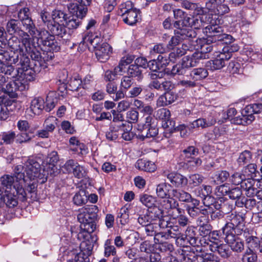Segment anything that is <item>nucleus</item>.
Listing matches in <instances>:
<instances>
[{
  "label": "nucleus",
  "instance_id": "39",
  "mask_svg": "<svg viewBox=\"0 0 262 262\" xmlns=\"http://www.w3.org/2000/svg\"><path fill=\"white\" fill-rule=\"evenodd\" d=\"M140 201L144 206L149 208L155 206L156 202V198L147 194H141L139 198Z\"/></svg>",
  "mask_w": 262,
  "mask_h": 262
},
{
  "label": "nucleus",
  "instance_id": "61",
  "mask_svg": "<svg viewBox=\"0 0 262 262\" xmlns=\"http://www.w3.org/2000/svg\"><path fill=\"white\" fill-rule=\"evenodd\" d=\"M242 191L239 187H234L230 188L228 195L231 199L237 200L236 203L238 201H241L242 197Z\"/></svg>",
  "mask_w": 262,
  "mask_h": 262
},
{
  "label": "nucleus",
  "instance_id": "54",
  "mask_svg": "<svg viewBox=\"0 0 262 262\" xmlns=\"http://www.w3.org/2000/svg\"><path fill=\"white\" fill-rule=\"evenodd\" d=\"M194 192L198 196L203 199L206 195L211 194L212 192V187L209 185H203L201 187L196 188L194 190Z\"/></svg>",
  "mask_w": 262,
  "mask_h": 262
},
{
  "label": "nucleus",
  "instance_id": "57",
  "mask_svg": "<svg viewBox=\"0 0 262 262\" xmlns=\"http://www.w3.org/2000/svg\"><path fill=\"white\" fill-rule=\"evenodd\" d=\"M158 129L156 125H152L147 127L146 129H143L141 131V136L146 138H152L158 134Z\"/></svg>",
  "mask_w": 262,
  "mask_h": 262
},
{
  "label": "nucleus",
  "instance_id": "42",
  "mask_svg": "<svg viewBox=\"0 0 262 262\" xmlns=\"http://www.w3.org/2000/svg\"><path fill=\"white\" fill-rule=\"evenodd\" d=\"M20 22L15 19H11L7 25V31L10 34L16 33L20 35V31H23L19 28Z\"/></svg>",
  "mask_w": 262,
  "mask_h": 262
},
{
  "label": "nucleus",
  "instance_id": "40",
  "mask_svg": "<svg viewBox=\"0 0 262 262\" xmlns=\"http://www.w3.org/2000/svg\"><path fill=\"white\" fill-rule=\"evenodd\" d=\"M29 50H27L26 52H27L28 55L30 56L33 60L38 61L40 63V64H41V62L42 61L43 55H42L40 51L36 48L31 46L30 42V46H29Z\"/></svg>",
  "mask_w": 262,
  "mask_h": 262
},
{
  "label": "nucleus",
  "instance_id": "15",
  "mask_svg": "<svg viewBox=\"0 0 262 262\" xmlns=\"http://www.w3.org/2000/svg\"><path fill=\"white\" fill-rule=\"evenodd\" d=\"M166 210L173 219H177V222L180 227H184L189 224L188 217L184 214V210L179 207V203L178 207Z\"/></svg>",
  "mask_w": 262,
  "mask_h": 262
},
{
  "label": "nucleus",
  "instance_id": "58",
  "mask_svg": "<svg viewBox=\"0 0 262 262\" xmlns=\"http://www.w3.org/2000/svg\"><path fill=\"white\" fill-rule=\"evenodd\" d=\"M83 210H85V212L88 213L91 216V219L97 221L99 209L96 205H87L83 207Z\"/></svg>",
  "mask_w": 262,
  "mask_h": 262
},
{
  "label": "nucleus",
  "instance_id": "30",
  "mask_svg": "<svg viewBox=\"0 0 262 262\" xmlns=\"http://www.w3.org/2000/svg\"><path fill=\"white\" fill-rule=\"evenodd\" d=\"M183 236V234L182 233L181 228L177 225L170 226V229H168L164 234L163 233V237L166 236V238L169 237L177 240H184Z\"/></svg>",
  "mask_w": 262,
  "mask_h": 262
},
{
  "label": "nucleus",
  "instance_id": "7",
  "mask_svg": "<svg viewBox=\"0 0 262 262\" xmlns=\"http://www.w3.org/2000/svg\"><path fill=\"white\" fill-rule=\"evenodd\" d=\"M67 6L73 15L68 16V19L65 21L66 27L69 29H77L81 23L80 19L86 15L88 9L82 6H78L76 4H69Z\"/></svg>",
  "mask_w": 262,
  "mask_h": 262
},
{
  "label": "nucleus",
  "instance_id": "23",
  "mask_svg": "<svg viewBox=\"0 0 262 262\" xmlns=\"http://www.w3.org/2000/svg\"><path fill=\"white\" fill-rule=\"evenodd\" d=\"M178 98L177 95L171 91L166 92L161 95L157 101V104L160 106L169 105L174 102Z\"/></svg>",
  "mask_w": 262,
  "mask_h": 262
},
{
  "label": "nucleus",
  "instance_id": "48",
  "mask_svg": "<svg viewBox=\"0 0 262 262\" xmlns=\"http://www.w3.org/2000/svg\"><path fill=\"white\" fill-rule=\"evenodd\" d=\"M68 82L69 89L72 91H78L79 88L82 86V80L78 75L71 77Z\"/></svg>",
  "mask_w": 262,
  "mask_h": 262
},
{
  "label": "nucleus",
  "instance_id": "33",
  "mask_svg": "<svg viewBox=\"0 0 262 262\" xmlns=\"http://www.w3.org/2000/svg\"><path fill=\"white\" fill-rule=\"evenodd\" d=\"M119 128V131L123 132L122 133V138L126 141H130L134 137V134L131 132L132 126L126 124V123H121L117 125Z\"/></svg>",
  "mask_w": 262,
  "mask_h": 262
},
{
  "label": "nucleus",
  "instance_id": "17",
  "mask_svg": "<svg viewBox=\"0 0 262 262\" xmlns=\"http://www.w3.org/2000/svg\"><path fill=\"white\" fill-rule=\"evenodd\" d=\"M151 223H155L154 222L158 221V225L161 228H164L167 226L168 223L161 220L163 217V211L158 207L154 206L148 209L146 211Z\"/></svg>",
  "mask_w": 262,
  "mask_h": 262
},
{
  "label": "nucleus",
  "instance_id": "56",
  "mask_svg": "<svg viewBox=\"0 0 262 262\" xmlns=\"http://www.w3.org/2000/svg\"><path fill=\"white\" fill-rule=\"evenodd\" d=\"M119 128L117 127L111 126L109 130L105 133V137L107 141H113L116 140L119 136Z\"/></svg>",
  "mask_w": 262,
  "mask_h": 262
},
{
  "label": "nucleus",
  "instance_id": "4",
  "mask_svg": "<svg viewBox=\"0 0 262 262\" xmlns=\"http://www.w3.org/2000/svg\"><path fill=\"white\" fill-rule=\"evenodd\" d=\"M140 10L135 7L134 3L128 1L119 6L118 14L124 23L129 26L135 25L140 19Z\"/></svg>",
  "mask_w": 262,
  "mask_h": 262
},
{
  "label": "nucleus",
  "instance_id": "50",
  "mask_svg": "<svg viewBox=\"0 0 262 262\" xmlns=\"http://www.w3.org/2000/svg\"><path fill=\"white\" fill-rule=\"evenodd\" d=\"M230 246L231 249L236 252H242L244 248V245L241 239L237 237L233 239L231 242H227Z\"/></svg>",
  "mask_w": 262,
  "mask_h": 262
},
{
  "label": "nucleus",
  "instance_id": "11",
  "mask_svg": "<svg viewBox=\"0 0 262 262\" xmlns=\"http://www.w3.org/2000/svg\"><path fill=\"white\" fill-rule=\"evenodd\" d=\"M26 176L30 180L36 179H42L46 174L41 172L40 164L33 158H29L26 162Z\"/></svg>",
  "mask_w": 262,
  "mask_h": 262
},
{
  "label": "nucleus",
  "instance_id": "44",
  "mask_svg": "<svg viewBox=\"0 0 262 262\" xmlns=\"http://www.w3.org/2000/svg\"><path fill=\"white\" fill-rule=\"evenodd\" d=\"M53 21L63 24L68 19V15L60 10H54L52 13Z\"/></svg>",
  "mask_w": 262,
  "mask_h": 262
},
{
  "label": "nucleus",
  "instance_id": "47",
  "mask_svg": "<svg viewBox=\"0 0 262 262\" xmlns=\"http://www.w3.org/2000/svg\"><path fill=\"white\" fill-rule=\"evenodd\" d=\"M156 223H151L144 226L145 232L148 236H155V239L159 241V238L163 237V232L157 233L156 230Z\"/></svg>",
  "mask_w": 262,
  "mask_h": 262
},
{
  "label": "nucleus",
  "instance_id": "9",
  "mask_svg": "<svg viewBox=\"0 0 262 262\" xmlns=\"http://www.w3.org/2000/svg\"><path fill=\"white\" fill-rule=\"evenodd\" d=\"M19 32L20 34L19 36L21 37V40H20L15 36H13L8 40H7V43L10 51L16 53V54L18 53L23 54L27 50H29V46H30L31 40L30 35L24 31H20Z\"/></svg>",
  "mask_w": 262,
  "mask_h": 262
},
{
  "label": "nucleus",
  "instance_id": "45",
  "mask_svg": "<svg viewBox=\"0 0 262 262\" xmlns=\"http://www.w3.org/2000/svg\"><path fill=\"white\" fill-rule=\"evenodd\" d=\"M256 201L252 198L247 199L242 196L241 201L236 202V205L239 207L244 206L247 209L252 210L256 206Z\"/></svg>",
  "mask_w": 262,
  "mask_h": 262
},
{
  "label": "nucleus",
  "instance_id": "2",
  "mask_svg": "<svg viewBox=\"0 0 262 262\" xmlns=\"http://www.w3.org/2000/svg\"><path fill=\"white\" fill-rule=\"evenodd\" d=\"M211 19L208 21L210 24L205 27L203 32L206 35L207 42L213 43L223 41L224 43L229 44L233 42V38L230 35L224 33L223 27L214 22Z\"/></svg>",
  "mask_w": 262,
  "mask_h": 262
},
{
  "label": "nucleus",
  "instance_id": "25",
  "mask_svg": "<svg viewBox=\"0 0 262 262\" xmlns=\"http://www.w3.org/2000/svg\"><path fill=\"white\" fill-rule=\"evenodd\" d=\"M52 22V23H49L47 27L49 31L52 34L51 35L54 36L56 35L60 37H63L66 34V29L63 24L53 21Z\"/></svg>",
  "mask_w": 262,
  "mask_h": 262
},
{
  "label": "nucleus",
  "instance_id": "12",
  "mask_svg": "<svg viewBox=\"0 0 262 262\" xmlns=\"http://www.w3.org/2000/svg\"><path fill=\"white\" fill-rule=\"evenodd\" d=\"M38 41L41 43L46 50L57 52L60 50V46L53 35L50 34L48 31L41 30L38 34Z\"/></svg>",
  "mask_w": 262,
  "mask_h": 262
},
{
  "label": "nucleus",
  "instance_id": "28",
  "mask_svg": "<svg viewBox=\"0 0 262 262\" xmlns=\"http://www.w3.org/2000/svg\"><path fill=\"white\" fill-rule=\"evenodd\" d=\"M45 101L41 97L33 99L31 102L30 110L34 115H39L45 108Z\"/></svg>",
  "mask_w": 262,
  "mask_h": 262
},
{
  "label": "nucleus",
  "instance_id": "43",
  "mask_svg": "<svg viewBox=\"0 0 262 262\" xmlns=\"http://www.w3.org/2000/svg\"><path fill=\"white\" fill-rule=\"evenodd\" d=\"M226 204L222 205V208L220 209H215V208H212V210L210 213V217L213 220H216L223 217L224 214L230 211L232 208V207L229 208L228 210H225V207L226 206Z\"/></svg>",
  "mask_w": 262,
  "mask_h": 262
},
{
  "label": "nucleus",
  "instance_id": "22",
  "mask_svg": "<svg viewBox=\"0 0 262 262\" xmlns=\"http://www.w3.org/2000/svg\"><path fill=\"white\" fill-rule=\"evenodd\" d=\"M19 61V55L12 52L0 50V61L3 64H16Z\"/></svg>",
  "mask_w": 262,
  "mask_h": 262
},
{
  "label": "nucleus",
  "instance_id": "19",
  "mask_svg": "<svg viewBox=\"0 0 262 262\" xmlns=\"http://www.w3.org/2000/svg\"><path fill=\"white\" fill-rule=\"evenodd\" d=\"M216 122V119L212 116H209L205 118H201L190 123L188 127L189 130L199 127L205 128L214 125Z\"/></svg>",
  "mask_w": 262,
  "mask_h": 262
},
{
  "label": "nucleus",
  "instance_id": "3",
  "mask_svg": "<svg viewBox=\"0 0 262 262\" xmlns=\"http://www.w3.org/2000/svg\"><path fill=\"white\" fill-rule=\"evenodd\" d=\"M238 50L237 47H230L229 46L224 47L222 52H216L214 58L207 62L206 67L211 70L215 71L220 70L224 67L226 62L229 60L232 55V53Z\"/></svg>",
  "mask_w": 262,
  "mask_h": 262
},
{
  "label": "nucleus",
  "instance_id": "8",
  "mask_svg": "<svg viewBox=\"0 0 262 262\" xmlns=\"http://www.w3.org/2000/svg\"><path fill=\"white\" fill-rule=\"evenodd\" d=\"M0 181L5 190L15 191L23 201L26 200V192L21 185V181L13 175L9 174L4 175L1 178Z\"/></svg>",
  "mask_w": 262,
  "mask_h": 262
},
{
  "label": "nucleus",
  "instance_id": "32",
  "mask_svg": "<svg viewBox=\"0 0 262 262\" xmlns=\"http://www.w3.org/2000/svg\"><path fill=\"white\" fill-rule=\"evenodd\" d=\"M246 244L248 248L254 251H257L259 241L258 238L253 235H250L249 233L244 232Z\"/></svg>",
  "mask_w": 262,
  "mask_h": 262
},
{
  "label": "nucleus",
  "instance_id": "35",
  "mask_svg": "<svg viewBox=\"0 0 262 262\" xmlns=\"http://www.w3.org/2000/svg\"><path fill=\"white\" fill-rule=\"evenodd\" d=\"M88 200V194L85 190L81 189L76 193L73 198L74 203L78 206L86 203Z\"/></svg>",
  "mask_w": 262,
  "mask_h": 262
},
{
  "label": "nucleus",
  "instance_id": "18",
  "mask_svg": "<svg viewBox=\"0 0 262 262\" xmlns=\"http://www.w3.org/2000/svg\"><path fill=\"white\" fill-rule=\"evenodd\" d=\"M95 53L97 59L104 62L109 59L111 47L107 43L97 44L95 46Z\"/></svg>",
  "mask_w": 262,
  "mask_h": 262
},
{
  "label": "nucleus",
  "instance_id": "52",
  "mask_svg": "<svg viewBox=\"0 0 262 262\" xmlns=\"http://www.w3.org/2000/svg\"><path fill=\"white\" fill-rule=\"evenodd\" d=\"M80 223L81 230L88 233H93L96 228V221L84 222Z\"/></svg>",
  "mask_w": 262,
  "mask_h": 262
},
{
  "label": "nucleus",
  "instance_id": "13",
  "mask_svg": "<svg viewBox=\"0 0 262 262\" xmlns=\"http://www.w3.org/2000/svg\"><path fill=\"white\" fill-rule=\"evenodd\" d=\"M163 176L168 180L171 187L182 188L186 186L188 183L187 179L183 175L175 172L164 171Z\"/></svg>",
  "mask_w": 262,
  "mask_h": 262
},
{
  "label": "nucleus",
  "instance_id": "6",
  "mask_svg": "<svg viewBox=\"0 0 262 262\" xmlns=\"http://www.w3.org/2000/svg\"><path fill=\"white\" fill-rule=\"evenodd\" d=\"M171 185L166 182L161 183L156 186V193L159 198L164 199L161 202L162 207L165 210L178 207V202L170 194Z\"/></svg>",
  "mask_w": 262,
  "mask_h": 262
},
{
  "label": "nucleus",
  "instance_id": "46",
  "mask_svg": "<svg viewBox=\"0 0 262 262\" xmlns=\"http://www.w3.org/2000/svg\"><path fill=\"white\" fill-rule=\"evenodd\" d=\"M207 16L192 17L190 27L195 29H199L203 27L205 23H207Z\"/></svg>",
  "mask_w": 262,
  "mask_h": 262
},
{
  "label": "nucleus",
  "instance_id": "38",
  "mask_svg": "<svg viewBox=\"0 0 262 262\" xmlns=\"http://www.w3.org/2000/svg\"><path fill=\"white\" fill-rule=\"evenodd\" d=\"M185 235L186 236L185 238L189 242L190 245L194 246L196 245L198 239L195 237L196 232L194 226H190L187 227L185 230Z\"/></svg>",
  "mask_w": 262,
  "mask_h": 262
},
{
  "label": "nucleus",
  "instance_id": "20",
  "mask_svg": "<svg viewBox=\"0 0 262 262\" xmlns=\"http://www.w3.org/2000/svg\"><path fill=\"white\" fill-rule=\"evenodd\" d=\"M229 247V245L223 244L219 245L215 242H212L209 245V249L212 252H217L224 258H228L231 254Z\"/></svg>",
  "mask_w": 262,
  "mask_h": 262
},
{
  "label": "nucleus",
  "instance_id": "31",
  "mask_svg": "<svg viewBox=\"0 0 262 262\" xmlns=\"http://www.w3.org/2000/svg\"><path fill=\"white\" fill-rule=\"evenodd\" d=\"M127 74L132 78H135L138 81L141 80L143 78L142 70L137 64H132L129 66L127 70Z\"/></svg>",
  "mask_w": 262,
  "mask_h": 262
},
{
  "label": "nucleus",
  "instance_id": "63",
  "mask_svg": "<svg viewBox=\"0 0 262 262\" xmlns=\"http://www.w3.org/2000/svg\"><path fill=\"white\" fill-rule=\"evenodd\" d=\"M199 258L204 262H220V258L214 253L202 254Z\"/></svg>",
  "mask_w": 262,
  "mask_h": 262
},
{
  "label": "nucleus",
  "instance_id": "24",
  "mask_svg": "<svg viewBox=\"0 0 262 262\" xmlns=\"http://www.w3.org/2000/svg\"><path fill=\"white\" fill-rule=\"evenodd\" d=\"M174 34L177 35V37L180 39L181 41L184 40L192 41L193 39L196 38V32L192 29L187 28L186 27L182 29L174 30Z\"/></svg>",
  "mask_w": 262,
  "mask_h": 262
},
{
  "label": "nucleus",
  "instance_id": "26",
  "mask_svg": "<svg viewBox=\"0 0 262 262\" xmlns=\"http://www.w3.org/2000/svg\"><path fill=\"white\" fill-rule=\"evenodd\" d=\"M222 229L226 243L233 241V239L236 237V235L240 234L237 233V230L235 228L233 227L231 224L228 223H226Z\"/></svg>",
  "mask_w": 262,
  "mask_h": 262
},
{
  "label": "nucleus",
  "instance_id": "5",
  "mask_svg": "<svg viewBox=\"0 0 262 262\" xmlns=\"http://www.w3.org/2000/svg\"><path fill=\"white\" fill-rule=\"evenodd\" d=\"M261 111V103L248 105L242 110L241 116L235 117L231 120V123L243 125L250 124L255 120L254 114H259Z\"/></svg>",
  "mask_w": 262,
  "mask_h": 262
},
{
  "label": "nucleus",
  "instance_id": "34",
  "mask_svg": "<svg viewBox=\"0 0 262 262\" xmlns=\"http://www.w3.org/2000/svg\"><path fill=\"white\" fill-rule=\"evenodd\" d=\"M172 193L173 197L177 199L180 202L189 203L191 201V195L183 190L173 189Z\"/></svg>",
  "mask_w": 262,
  "mask_h": 262
},
{
  "label": "nucleus",
  "instance_id": "59",
  "mask_svg": "<svg viewBox=\"0 0 262 262\" xmlns=\"http://www.w3.org/2000/svg\"><path fill=\"white\" fill-rule=\"evenodd\" d=\"M134 83V79L130 76L127 75L123 76L120 82V88L127 91L130 89Z\"/></svg>",
  "mask_w": 262,
  "mask_h": 262
},
{
  "label": "nucleus",
  "instance_id": "37",
  "mask_svg": "<svg viewBox=\"0 0 262 262\" xmlns=\"http://www.w3.org/2000/svg\"><path fill=\"white\" fill-rule=\"evenodd\" d=\"M199 155V149L193 146H189L184 149L181 156L184 158L185 162L187 160H190Z\"/></svg>",
  "mask_w": 262,
  "mask_h": 262
},
{
  "label": "nucleus",
  "instance_id": "49",
  "mask_svg": "<svg viewBox=\"0 0 262 262\" xmlns=\"http://www.w3.org/2000/svg\"><path fill=\"white\" fill-rule=\"evenodd\" d=\"M52 94H49L46 98V105H45L44 110L49 112L52 110L56 105L58 100L56 97L52 95Z\"/></svg>",
  "mask_w": 262,
  "mask_h": 262
},
{
  "label": "nucleus",
  "instance_id": "36",
  "mask_svg": "<svg viewBox=\"0 0 262 262\" xmlns=\"http://www.w3.org/2000/svg\"><path fill=\"white\" fill-rule=\"evenodd\" d=\"M252 159V154L251 152L249 150H245L240 153L237 159V163L239 166H243L250 163Z\"/></svg>",
  "mask_w": 262,
  "mask_h": 262
},
{
  "label": "nucleus",
  "instance_id": "14",
  "mask_svg": "<svg viewBox=\"0 0 262 262\" xmlns=\"http://www.w3.org/2000/svg\"><path fill=\"white\" fill-rule=\"evenodd\" d=\"M15 191L5 190L3 191L0 187V205L5 204L9 208H13L18 204L17 194Z\"/></svg>",
  "mask_w": 262,
  "mask_h": 262
},
{
  "label": "nucleus",
  "instance_id": "1",
  "mask_svg": "<svg viewBox=\"0 0 262 262\" xmlns=\"http://www.w3.org/2000/svg\"><path fill=\"white\" fill-rule=\"evenodd\" d=\"M209 57V54L203 53L201 51L195 52L191 56L184 57L182 62L173 66L170 71L167 69L166 72L173 76L184 75L187 73L188 69L196 66L201 60L208 59Z\"/></svg>",
  "mask_w": 262,
  "mask_h": 262
},
{
  "label": "nucleus",
  "instance_id": "21",
  "mask_svg": "<svg viewBox=\"0 0 262 262\" xmlns=\"http://www.w3.org/2000/svg\"><path fill=\"white\" fill-rule=\"evenodd\" d=\"M245 217V214L242 212L235 214L232 213L230 216V222L227 223L231 224L233 227L237 229V233H241L243 230Z\"/></svg>",
  "mask_w": 262,
  "mask_h": 262
},
{
  "label": "nucleus",
  "instance_id": "55",
  "mask_svg": "<svg viewBox=\"0 0 262 262\" xmlns=\"http://www.w3.org/2000/svg\"><path fill=\"white\" fill-rule=\"evenodd\" d=\"M154 116L156 119L167 121H168L170 118V112L167 108H162L158 110L155 112Z\"/></svg>",
  "mask_w": 262,
  "mask_h": 262
},
{
  "label": "nucleus",
  "instance_id": "62",
  "mask_svg": "<svg viewBox=\"0 0 262 262\" xmlns=\"http://www.w3.org/2000/svg\"><path fill=\"white\" fill-rule=\"evenodd\" d=\"M256 251L247 250L243 255L242 260L243 262H255L257 259Z\"/></svg>",
  "mask_w": 262,
  "mask_h": 262
},
{
  "label": "nucleus",
  "instance_id": "27",
  "mask_svg": "<svg viewBox=\"0 0 262 262\" xmlns=\"http://www.w3.org/2000/svg\"><path fill=\"white\" fill-rule=\"evenodd\" d=\"M135 166L140 170L150 172L156 169V166L154 162L144 159L137 160Z\"/></svg>",
  "mask_w": 262,
  "mask_h": 262
},
{
  "label": "nucleus",
  "instance_id": "10",
  "mask_svg": "<svg viewBox=\"0 0 262 262\" xmlns=\"http://www.w3.org/2000/svg\"><path fill=\"white\" fill-rule=\"evenodd\" d=\"M29 74L27 71H26L23 74V77L26 79V81H23L21 79L18 78L15 80L11 81L4 86V89H3L2 91L7 94L10 97H17L18 96V91L21 92L28 88V85L26 83L27 81H31L33 78L32 75H29Z\"/></svg>",
  "mask_w": 262,
  "mask_h": 262
},
{
  "label": "nucleus",
  "instance_id": "60",
  "mask_svg": "<svg viewBox=\"0 0 262 262\" xmlns=\"http://www.w3.org/2000/svg\"><path fill=\"white\" fill-rule=\"evenodd\" d=\"M104 256L105 257H109L111 255H115L116 254V250L115 247L112 245L111 241L107 239L104 245Z\"/></svg>",
  "mask_w": 262,
  "mask_h": 262
},
{
  "label": "nucleus",
  "instance_id": "16",
  "mask_svg": "<svg viewBox=\"0 0 262 262\" xmlns=\"http://www.w3.org/2000/svg\"><path fill=\"white\" fill-rule=\"evenodd\" d=\"M151 223H155L154 222L158 221V225L161 228H164L167 226L168 223L161 220L163 217V211L158 207L154 206L148 209L146 211Z\"/></svg>",
  "mask_w": 262,
  "mask_h": 262
},
{
  "label": "nucleus",
  "instance_id": "41",
  "mask_svg": "<svg viewBox=\"0 0 262 262\" xmlns=\"http://www.w3.org/2000/svg\"><path fill=\"white\" fill-rule=\"evenodd\" d=\"M202 201L206 207H211L212 208H215V209H220L222 208V205L216 201L215 198L210 194L203 198Z\"/></svg>",
  "mask_w": 262,
  "mask_h": 262
},
{
  "label": "nucleus",
  "instance_id": "51",
  "mask_svg": "<svg viewBox=\"0 0 262 262\" xmlns=\"http://www.w3.org/2000/svg\"><path fill=\"white\" fill-rule=\"evenodd\" d=\"M178 85L185 89L188 90L196 87L197 83L195 80H192L190 77L189 79L184 78L178 82Z\"/></svg>",
  "mask_w": 262,
  "mask_h": 262
},
{
  "label": "nucleus",
  "instance_id": "64",
  "mask_svg": "<svg viewBox=\"0 0 262 262\" xmlns=\"http://www.w3.org/2000/svg\"><path fill=\"white\" fill-rule=\"evenodd\" d=\"M199 256L194 253L182 254L180 255L179 260L180 262H199Z\"/></svg>",
  "mask_w": 262,
  "mask_h": 262
},
{
  "label": "nucleus",
  "instance_id": "29",
  "mask_svg": "<svg viewBox=\"0 0 262 262\" xmlns=\"http://www.w3.org/2000/svg\"><path fill=\"white\" fill-rule=\"evenodd\" d=\"M189 75L192 80L196 82L206 78L208 75V72L204 68H195L190 72Z\"/></svg>",
  "mask_w": 262,
  "mask_h": 262
},
{
  "label": "nucleus",
  "instance_id": "53",
  "mask_svg": "<svg viewBox=\"0 0 262 262\" xmlns=\"http://www.w3.org/2000/svg\"><path fill=\"white\" fill-rule=\"evenodd\" d=\"M1 139L5 144H11L13 143L16 138V135L14 132L9 131L4 132L1 135Z\"/></svg>",
  "mask_w": 262,
  "mask_h": 262
}]
</instances>
